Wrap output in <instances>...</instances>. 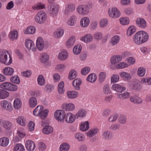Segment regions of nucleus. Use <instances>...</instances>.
Here are the masks:
<instances>
[{
  "instance_id": "1",
  "label": "nucleus",
  "mask_w": 151,
  "mask_h": 151,
  "mask_svg": "<svg viewBox=\"0 0 151 151\" xmlns=\"http://www.w3.org/2000/svg\"><path fill=\"white\" fill-rule=\"evenodd\" d=\"M149 38L148 34L143 31H139L133 36L134 42L137 45H141L146 42Z\"/></svg>"
},
{
  "instance_id": "2",
  "label": "nucleus",
  "mask_w": 151,
  "mask_h": 151,
  "mask_svg": "<svg viewBox=\"0 0 151 151\" xmlns=\"http://www.w3.org/2000/svg\"><path fill=\"white\" fill-rule=\"evenodd\" d=\"M11 56L7 52H0V61L6 65H9L12 63Z\"/></svg>"
},
{
  "instance_id": "3",
  "label": "nucleus",
  "mask_w": 151,
  "mask_h": 151,
  "mask_svg": "<svg viewBox=\"0 0 151 151\" xmlns=\"http://www.w3.org/2000/svg\"><path fill=\"white\" fill-rule=\"evenodd\" d=\"M77 11L78 13L82 15H87L89 11V7L86 5H79L77 8Z\"/></svg>"
},
{
  "instance_id": "4",
  "label": "nucleus",
  "mask_w": 151,
  "mask_h": 151,
  "mask_svg": "<svg viewBox=\"0 0 151 151\" xmlns=\"http://www.w3.org/2000/svg\"><path fill=\"white\" fill-rule=\"evenodd\" d=\"M47 15L45 12L43 11H40L37 14L35 17L36 22L39 24H42L46 19Z\"/></svg>"
},
{
  "instance_id": "5",
  "label": "nucleus",
  "mask_w": 151,
  "mask_h": 151,
  "mask_svg": "<svg viewBox=\"0 0 151 151\" xmlns=\"http://www.w3.org/2000/svg\"><path fill=\"white\" fill-rule=\"evenodd\" d=\"M49 14L52 17L58 15V6L55 3H53L50 6L49 9Z\"/></svg>"
},
{
  "instance_id": "6",
  "label": "nucleus",
  "mask_w": 151,
  "mask_h": 151,
  "mask_svg": "<svg viewBox=\"0 0 151 151\" xmlns=\"http://www.w3.org/2000/svg\"><path fill=\"white\" fill-rule=\"evenodd\" d=\"M54 116L55 119L58 121H61L64 119L65 113L63 110H58L55 112Z\"/></svg>"
},
{
  "instance_id": "7",
  "label": "nucleus",
  "mask_w": 151,
  "mask_h": 151,
  "mask_svg": "<svg viewBox=\"0 0 151 151\" xmlns=\"http://www.w3.org/2000/svg\"><path fill=\"white\" fill-rule=\"evenodd\" d=\"M108 13L110 17L113 18H116L119 17L120 15V13L118 9L116 8H113L109 9Z\"/></svg>"
},
{
  "instance_id": "8",
  "label": "nucleus",
  "mask_w": 151,
  "mask_h": 151,
  "mask_svg": "<svg viewBox=\"0 0 151 151\" xmlns=\"http://www.w3.org/2000/svg\"><path fill=\"white\" fill-rule=\"evenodd\" d=\"M136 22L137 25L139 27L145 28L147 27L146 21L142 17L137 18L136 20Z\"/></svg>"
},
{
  "instance_id": "9",
  "label": "nucleus",
  "mask_w": 151,
  "mask_h": 151,
  "mask_svg": "<svg viewBox=\"0 0 151 151\" xmlns=\"http://www.w3.org/2000/svg\"><path fill=\"white\" fill-rule=\"evenodd\" d=\"M1 105L3 108L10 112L13 109L12 104L8 101L4 100L1 101Z\"/></svg>"
},
{
  "instance_id": "10",
  "label": "nucleus",
  "mask_w": 151,
  "mask_h": 151,
  "mask_svg": "<svg viewBox=\"0 0 151 151\" xmlns=\"http://www.w3.org/2000/svg\"><path fill=\"white\" fill-rule=\"evenodd\" d=\"M25 46L29 50H31L35 52L36 48L35 47L33 42L30 40H26L25 41Z\"/></svg>"
},
{
  "instance_id": "11",
  "label": "nucleus",
  "mask_w": 151,
  "mask_h": 151,
  "mask_svg": "<svg viewBox=\"0 0 151 151\" xmlns=\"http://www.w3.org/2000/svg\"><path fill=\"white\" fill-rule=\"evenodd\" d=\"M76 118V115L75 116L70 113H68L65 114L64 119H65V121L67 123H71L75 121Z\"/></svg>"
},
{
  "instance_id": "12",
  "label": "nucleus",
  "mask_w": 151,
  "mask_h": 151,
  "mask_svg": "<svg viewBox=\"0 0 151 151\" xmlns=\"http://www.w3.org/2000/svg\"><path fill=\"white\" fill-rule=\"evenodd\" d=\"M25 145L27 149L29 151H33L35 148L34 142L31 140H28L25 142Z\"/></svg>"
},
{
  "instance_id": "13",
  "label": "nucleus",
  "mask_w": 151,
  "mask_h": 151,
  "mask_svg": "<svg viewBox=\"0 0 151 151\" xmlns=\"http://www.w3.org/2000/svg\"><path fill=\"white\" fill-rule=\"evenodd\" d=\"M36 45L37 49L40 51L43 49L44 47V43L42 38L40 37L37 39Z\"/></svg>"
},
{
  "instance_id": "14",
  "label": "nucleus",
  "mask_w": 151,
  "mask_h": 151,
  "mask_svg": "<svg viewBox=\"0 0 151 151\" xmlns=\"http://www.w3.org/2000/svg\"><path fill=\"white\" fill-rule=\"evenodd\" d=\"M75 9V6L72 3H69L66 4V9L64 11V13L65 14H68L69 12H72Z\"/></svg>"
},
{
  "instance_id": "15",
  "label": "nucleus",
  "mask_w": 151,
  "mask_h": 151,
  "mask_svg": "<svg viewBox=\"0 0 151 151\" xmlns=\"http://www.w3.org/2000/svg\"><path fill=\"white\" fill-rule=\"evenodd\" d=\"M82 83V82L81 79L77 78L73 81L72 85L75 89L79 90L80 89V86Z\"/></svg>"
},
{
  "instance_id": "16",
  "label": "nucleus",
  "mask_w": 151,
  "mask_h": 151,
  "mask_svg": "<svg viewBox=\"0 0 151 151\" xmlns=\"http://www.w3.org/2000/svg\"><path fill=\"white\" fill-rule=\"evenodd\" d=\"M130 88L133 90H139L142 88L140 83L138 81L132 82L129 85Z\"/></svg>"
},
{
  "instance_id": "17",
  "label": "nucleus",
  "mask_w": 151,
  "mask_h": 151,
  "mask_svg": "<svg viewBox=\"0 0 151 151\" xmlns=\"http://www.w3.org/2000/svg\"><path fill=\"white\" fill-rule=\"evenodd\" d=\"M118 97L122 100H124L128 98L129 96V93L127 92L121 91L117 94Z\"/></svg>"
},
{
  "instance_id": "18",
  "label": "nucleus",
  "mask_w": 151,
  "mask_h": 151,
  "mask_svg": "<svg viewBox=\"0 0 151 151\" xmlns=\"http://www.w3.org/2000/svg\"><path fill=\"white\" fill-rule=\"evenodd\" d=\"M89 23V19L87 17H84L82 18L80 21L81 26L83 27H86L88 26Z\"/></svg>"
},
{
  "instance_id": "19",
  "label": "nucleus",
  "mask_w": 151,
  "mask_h": 151,
  "mask_svg": "<svg viewBox=\"0 0 151 151\" xmlns=\"http://www.w3.org/2000/svg\"><path fill=\"white\" fill-rule=\"evenodd\" d=\"M112 88L113 90L119 93L126 90L125 88L117 84H114L112 85Z\"/></svg>"
},
{
  "instance_id": "20",
  "label": "nucleus",
  "mask_w": 151,
  "mask_h": 151,
  "mask_svg": "<svg viewBox=\"0 0 151 151\" xmlns=\"http://www.w3.org/2000/svg\"><path fill=\"white\" fill-rule=\"evenodd\" d=\"M130 101L132 102L137 104H141L142 102V99L136 96H131L130 98Z\"/></svg>"
},
{
  "instance_id": "21",
  "label": "nucleus",
  "mask_w": 151,
  "mask_h": 151,
  "mask_svg": "<svg viewBox=\"0 0 151 151\" xmlns=\"http://www.w3.org/2000/svg\"><path fill=\"white\" fill-rule=\"evenodd\" d=\"M53 131V129L50 126L46 125L42 129L43 133L46 134H49L52 133Z\"/></svg>"
},
{
  "instance_id": "22",
  "label": "nucleus",
  "mask_w": 151,
  "mask_h": 151,
  "mask_svg": "<svg viewBox=\"0 0 151 151\" xmlns=\"http://www.w3.org/2000/svg\"><path fill=\"white\" fill-rule=\"evenodd\" d=\"M1 124L4 128L8 130L10 129L12 126V123L7 120H3L1 122Z\"/></svg>"
},
{
  "instance_id": "23",
  "label": "nucleus",
  "mask_w": 151,
  "mask_h": 151,
  "mask_svg": "<svg viewBox=\"0 0 151 151\" xmlns=\"http://www.w3.org/2000/svg\"><path fill=\"white\" fill-rule=\"evenodd\" d=\"M120 37L118 35H115L112 37L110 42V44L114 46L117 45L119 42Z\"/></svg>"
},
{
  "instance_id": "24",
  "label": "nucleus",
  "mask_w": 151,
  "mask_h": 151,
  "mask_svg": "<svg viewBox=\"0 0 151 151\" xmlns=\"http://www.w3.org/2000/svg\"><path fill=\"white\" fill-rule=\"evenodd\" d=\"M63 109L66 111H72L75 108V105L72 103H68L63 105Z\"/></svg>"
},
{
  "instance_id": "25",
  "label": "nucleus",
  "mask_w": 151,
  "mask_h": 151,
  "mask_svg": "<svg viewBox=\"0 0 151 151\" xmlns=\"http://www.w3.org/2000/svg\"><path fill=\"white\" fill-rule=\"evenodd\" d=\"M18 35L17 31L13 30L10 32L9 35V38L11 40L13 41L17 38Z\"/></svg>"
},
{
  "instance_id": "26",
  "label": "nucleus",
  "mask_w": 151,
  "mask_h": 151,
  "mask_svg": "<svg viewBox=\"0 0 151 151\" xmlns=\"http://www.w3.org/2000/svg\"><path fill=\"white\" fill-rule=\"evenodd\" d=\"M122 59V56L121 55H116V56H114L111 58V63L113 64L119 63L121 61Z\"/></svg>"
},
{
  "instance_id": "27",
  "label": "nucleus",
  "mask_w": 151,
  "mask_h": 151,
  "mask_svg": "<svg viewBox=\"0 0 151 151\" xmlns=\"http://www.w3.org/2000/svg\"><path fill=\"white\" fill-rule=\"evenodd\" d=\"M14 70L9 67H6L4 70L3 73L5 75H12L13 74Z\"/></svg>"
},
{
  "instance_id": "28",
  "label": "nucleus",
  "mask_w": 151,
  "mask_h": 151,
  "mask_svg": "<svg viewBox=\"0 0 151 151\" xmlns=\"http://www.w3.org/2000/svg\"><path fill=\"white\" fill-rule=\"evenodd\" d=\"M22 103L21 100L18 99H15L14 102V108L17 110L19 109L22 106Z\"/></svg>"
},
{
  "instance_id": "29",
  "label": "nucleus",
  "mask_w": 151,
  "mask_h": 151,
  "mask_svg": "<svg viewBox=\"0 0 151 151\" xmlns=\"http://www.w3.org/2000/svg\"><path fill=\"white\" fill-rule=\"evenodd\" d=\"M9 143V139L6 137H3L0 139V145L2 146H7Z\"/></svg>"
},
{
  "instance_id": "30",
  "label": "nucleus",
  "mask_w": 151,
  "mask_h": 151,
  "mask_svg": "<svg viewBox=\"0 0 151 151\" xmlns=\"http://www.w3.org/2000/svg\"><path fill=\"white\" fill-rule=\"evenodd\" d=\"M67 94L68 98L70 99H74L76 98L78 95V93L74 91H68Z\"/></svg>"
},
{
  "instance_id": "31",
  "label": "nucleus",
  "mask_w": 151,
  "mask_h": 151,
  "mask_svg": "<svg viewBox=\"0 0 151 151\" xmlns=\"http://www.w3.org/2000/svg\"><path fill=\"white\" fill-rule=\"evenodd\" d=\"M70 148V145L66 143L62 144L60 147V151H68Z\"/></svg>"
},
{
  "instance_id": "32",
  "label": "nucleus",
  "mask_w": 151,
  "mask_h": 151,
  "mask_svg": "<svg viewBox=\"0 0 151 151\" xmlns=\"http://www.w3.org/2000/svg\"><path fill=\"white\" fill-rule=\"evenodd\" d=\"M68 56L67 52L66 51H63L59 54L58 58L61 60H66Z\"/></svg>"
},
{
  "instance_id": "33",
  "label": "nucleus",
  "mask_w": 151,
  "mask_h": 151,
  "mask_svg": "<svg viewBox=\"0 0 151 151\" xmlns=\"http://www.w3.org/2000/svg\"><path fill=\"white\" fill-rule=\"evenodd\" d=\"M89 128V123L88 121H86L83 124L81 123L80 127V129L82 131L88 130Z\"/></svg>"
},
{
  "instance_id": "34",
  "label": "nucleus",
  "mask_w": 151,
  "mask_h": 151,
  "mask_svg": "<svg viewBox=\"0 0 151 151\" xmlns=\"http://www.w3.org/2000/svg\"><path fill=\"white\" fill-rule=\"evenodd\" d=\"M97 76L94 73H92L89 75L87 78V81L91 83L94 82L96 80Z\"/></svg>"
},
{
  "instance_id": "35",
  "label": "nucleus",
  "mask_w": 151,
  "mask_h": 151,
  "mask_svg": "<svg viewBox=\"0 0 151 151\" xmlns=\"http://www.w3.org/2000/svg\"><path fill=\"white\" fill-rule=\"evenodd\" d=\"M17 122L22 126H24L26 124V122L24 118L22 116H19L16 119Z\"/></svg>"
},
{
  "instance_id": "36",
  "label": "nucleus",
  "mask_w": 151,
  "mask_h": 151,
  "mask_svg": "<svg viewBox=\"0 0 151 151\" xmlns=\"http://www.w3.org/2000/svg\"><path fill=\"white\" fill-rule=\"evenodd\" d=\"M29 104L31 108H33L37 104V100L35 97H32L29 99Z\"/></svg>"
},
{
  "instance_id": "37",
  "label": "nucleus",
  "mask_w": 151,
  "mask_h": 151,
  "mask_svg": "<svg viewBox=\"0 0 151 151\" xmlns=\"http://www.w3.org/2000/svg\"><path fill=\"white\" fill-rule=\"evenodd\" d=\"M42 109L43 107L42 106H37L34 110L33 111V114L36 116H39L42 110Z\"/></svg>"
},
{
  "instance_id": "38",
  "label": "nucleus",
  "mask_w": 151,
  "mask_h": 151,
  "mask_svg": "<svg viewBox=\"0 0 151 151\" xmlns=\"http://www.w3.org/2000/svg\"><path fill=\"white\" fill-rule=\"evenodd\" d=\"M35 32V28L33 26H30L27 27L24 32L26 34H34Z\"/></svg>"
},
{
  "instance_id": "39",
  "label": "nucleus",
  "mask_w": 151,
  "mask_h": 151,
  "mask_svg": "<svg viewBox=\"0 0 151 151\" xmlns=\"http://www.w3.org/2000/svg\"><path fill=\"white\" fill-rule=\"evenodd\" d=\"M9 95V93L6 90L0 89V99H4L6 98Z\"/></svg>"
},
{
  "instance_id": "40",
  "label": "nucleus",
  "mask_w": 151,
  "mask_h": 151,
  "mask_svg": "<svg viewBox=\"0 0 151 151\" xmlns=\"http://www.w3.org/2000/svg\"><path fill=\"white\" fill-rule=\"evenodd\" d=\"M102 135L104 139L109 140L112 137V134L110 131L108 130L104 132L103 133Z\"/></svg>"
},
{
  "instance_id": "41",
  "label": "nucleus",
  "mask_w": 151,
  "mask_h": 151,
  "mask_svg": "<svg viewBox=\"0 0 151 151\" xmlns=\"http://www.w3.org/2000/svg\"><path fill=\"white\" fill-rule=\"evenodd\" d=\"M99 129L97 128L90 130L87 133V135L89 137H92L96 135Z\"/></svg>"
},
{
  "instance_id": "42",
  "label": "nucleus",
  "mask_w": 151,
  "mask_h": 151,
  "mask_svg": "<svg viewBox=\"0 0 151 151\" xmlns=\"http://www.w3.org/2000/svg\"><path fill=\"white\" fill-rule=\"evenodd\" d=\"M136 31V27L132 26L129 27L127 29V35L128 36H130L134 33Z\"/></svg>"
},
{
  "instance_id": "43",
  "label": "nucleus",
  "mask_w": 151,
  "mask_h": 151,
  "mask_svg": "<svg viewBox=\"0 0 151 151\" xmlns=\"http://www.w3.org/2000/svg\"><path fill=\"white\" fill-rule=\"evenodd\" d=\"M38 84L41 86H43L45 84V81L43 76L41 75L38 76L37 79Z\"/></svg>"
},
{
  "instance_id": "44",
  "label": "nucleus",
  "mask_w": 151,
  "mask_h": 151,
  "mask_svg": "<svg viewBox=\"0 0 151 151\" xmlns=\"http://www.w3.org/2000/svg\"><path fill=\"white\" fill-rule=\"evenodd\" d=\"M45 8V4L41 3H39L33 6L32 8L35 10L41 9Z\"/></svg>"
},
{
  "instance_id": "45",
  "label": "nucleus",
  "mask_w": 151,
  "mask_h": 151,
  "mask_svg": "<svg viewBox=\"0 0 151 151\" xmlns=\"http://www.w3.org/2000/svg\"><path fill=\"white\" fill-rule=\"evenodd\" d=\"M76 22V18L75 15H73L71 17L69 20L68 21L67 24L68 25L72 26L74 25Z\"/></svg>"
},
{
  "instance_id": "46",
  "label": "nucleus",
  "mask_w": 151,
  "mask_h": 151,
  "mask_svg": "<svg viewBox=\"0 0 151 151\" xmlns=\"http://www.w3.org/2000/svg\"><path fill=\"white\" fill-rule=\"evenodd\" d=\"M75 41V37L74 36H72L66 42L67 46L68 47H70L73 45Z\"/></svg>"
},
{
  "instance_id": "47",
  "label": "nucleus",
  "mask_w": 151,
  "mask_h": 151,
  "mask_svg": "<svg viewBox=\"0 0 151 151\" xmlns=\"http://www.w3.org/2000/svg\"><path fill=\"white\" fill-rule=\"evenodd\" d=\"M86 112L83 109H81L77 113L76 115L77 118H78L79 117H83L86 116Z\"/></svg>"
},
{
  "instance_id": "48",
  "label": "nucleus",
  "mask_w": 151,
  "mask_h": 151,
  "mask_svg": "<svg viewBox=\"0 0 151 151\" xmlns=\"http://www.w3.org/2000/svg\"><path fill=\"white\" fill-rule=\"evenodd\" d=\"M14 150L15 151H24L25 149L23 145L18 143L14 147Z\"/></svg>"
},
{
  "instance_id": "49",
  "label": "nucleus",
  "mask_w": 151,
  "mask_h": 151,
  "mask_svg": "<svg viewBox=\"0 0 151 151\" xmlns=\"http://www.w3.org/2000/svg\"><path fill=\"white\" fill-rule=\"evenodd\" d=\"M10 83H11L8 82H5L2 83L0 85V87L4 90L9 91L11 85Z\"/></svg>"
},
{
  "instance_id": "50",
  "label": "nucleus",
  "mask_w": 151,
  "mask_h": 151,
  "mask_svg": "<svg viewBox=\"0 0 151 151\" xmlns=\"http://www.w3.org/2000/svg\"><path fill=\"white\" fill-rule=\"evenodd\" d=\"M77 76L76 71L73 69L71 70L69 74L68 78L69 80H72L75 78Z\"/></svg>"
},
{
  "instance_id": "51",
  "label": "nucleus",
  "mask_w": 151,
  "mask_h": 151,
  "mask_svg": "<svg viewBox=\"0 0 151 151\" xmlns=\"http://www.w3.org/2000/svg\"><path fill=\"white\" fill-rule=\"evenodd\" d=\"M10 80L12 82L17 84H19L20 82V80L17 75L12 76L10 78Z\"/></svg>"
},
{
  "instance_id": "52",
  "label": "nucleus",
  "mask_w": 151,
  "mask_h": 151,
  "mask_svg": "<svg viewBox=\"0 0 151 151\" xmlns=\"http://www.w3.org/2000/svg\"><path fill=\"white\" fill-rule=\"evenodd\" d=\"M103 90V92L106 94L109 95L111 93V91L109 85L108 84H106L104 86Z\"/></svg>"
},
{
  "instance_id": "53",
  "label": "nucleus",
  "mask_w": 151,
  "mask_h": 151,
  "mask_svg": "<svg viewBox=\"0 0 151 151\" xmlns=\"http://www.w3.org/2000/svg\"><path fill=\"white\" fill-rule=\"evenodd\" d=\"M82 49V47L81 45H76L74 46L73 51L74 54L75 55H78L81 52Z\"/></svg>"
},
{
  "instance_id": "54",
  "label": "nucleus",
  "mask_w": 151,
  "mask_h": 151,
  "mask_svg": "<svg viewBox=\"0 0 151 151\" xmlns=\"http://www.w3.org/2000/svg\"><path fill=\"white\" fill-rule=\"evenodd\" d=\"M49 58V55L46 54L44 53L42 55L40 60L41 62L45 63L48 61Z\"/></svg>"
},
{
  "instance_id": "55",
  "label": "nucleus",
  "mask_w": 151,
  "mask_h": 151,
  "mask_svg": "<svg viewBox=\"0 0 151 151\" xmlns=\"http://www.w3.org/2000/svg\"><path fill=\"white\" fill-rule=\"evenodd\" d=\"M48 112V109H45L43 111L42 110L39 116L41 119H45L47 117Z\"/></svg>"
},
{
  "instance_id": "56",
  "label": "nucleus",
  "mask_w": 151,
  "mask_h": 151,
  "mask_svg": "<svg viewBox=\"0 0 151 151\" xmlns=\"http://www.w3.org/2000/svg\"><path fill=\"white\" fill-rule=\"evenodd\" d=\"M145 68L143 67H140L138 68L137 74L140 77L144 76L145 73Z\"/></svg>"
},
{
  "instance_id": "57",
  "label": "nucleus",
  "mask_w": 151,
  "mask_h": 151,
  "mask_svg": "<svg viewBox=\"0 0 151 151\" xmlns=\"http://www.w3.org/2000/svg\"><path fill=\"white\" fill-rule=\"evenodd\" d=\"M64 83L63 81L60 82L58 84V92L60 94H63L64 92L63 87Z\"/></svg>"
},
{
  "instance_id": "58",
  "label": "nucleus",
  "mask_w": 151,
  "mask_h": 151,
  "mask_svg": "<svg viewBox=\"0 0 151 151\" xmlns=\"http://www.w3.org/2000/svg\"><path fill=\"white\" fill-rule=\"evenodd\" d=\"M76 139L79 141L84 140L85 137L83 134L80 133H76L75 136Z\"/></svg>"
},
{
  "instance_id": "59",
  "label": "nucleus",
  "mask_w": 151,
  "mask_h": 151,
  "mask_svg": "<svg viewBox=\"0 0 151 151\" xmlns=\"http://www.w3.org/2000/svg\"><path fill=\"white\" fill-rule=\"evenodd\" d=\"M120 128V125L118 124H111L109 127V129L111 130H116Z\"/></svg>"
},
{
  "instance_id": "60",
  "label": "nucleus",
  "mask_w": 151,
  "mask_h": 151,
  "mask_svg": "<svg viewBox=\"0 0 151 151\" xmlns=\"http://www.w3.org/2000/svg\"><path fill=\"white\" fill-rule=\"evenodd\" d=\"M127 118L126 116L123 115H121L119 118V122L122 124H124L126 122Z\"/></svg>"
},
{
  "instance_id": "61",
  "label": "nucleus",
  "mask_w": 151,
  "mask_h": 151,
  "mask_svg": "<svg viewBox=\"0 0 151 151\" xmlns=\"http://www.w3.org/2000/svg\"><path fill=\"white\" fill-rule=\"evenodd\" d=\"M121 77L125 78L127 79L131 78V76L128 73L125 72H122L120 73Z\"/></svg>"
},
{
  "instance_id": "62",
  "label": "nucleus",
  "mask_w": 151,
  "mask_h": 151,
  "mask_svg": "<svg viewBox=\"0 0 151 151\" xmlns=\"http://www.w3.org/2000/svg\"><path fill=\"white\" fill-rule=\"evenodd\" d=\"M108 23V20L107 19H102L100 21V25L101 27H104L107 26Z\"/></svg>"
},
{
  "instance_id": "63",
  "label": "nucleus",
  "mask_w": 151,
  "mask_h": 151,
  "mask_svg": "<svg viewBox=\"0 0 151 151\" xmlns=\"http://www.w3.org/2000/svg\"><path fill=\"white\" fill-rule=\"evenodd\" d=\"M106 73L104 72H101L99 75V81L100 83L103 82L106 77Z\"/></svg>"
},
{
  "instance_id": "64",
  "label": "nucleus",
  "mask_w": 151,
  "mask_h": 151,
  "mask_svg": "<svg viewBox=\"0 0 151 151\" xmlns=\"http://www.w3.org/2000/svg\"><path fill=\"white\" fill-rule=\"evenodd\" d=\"M120 22L121 24L124 25L129 24V19L125 18L120 19Z\"/></svg>"
}]
</instances>
